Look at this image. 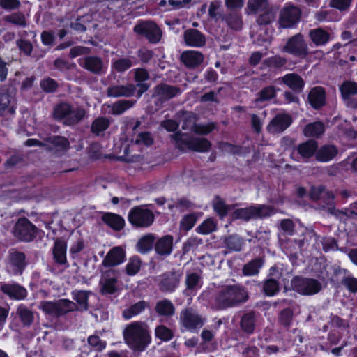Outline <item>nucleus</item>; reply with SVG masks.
<instances>
[{"instance_id": "26", "label": "nucleus", "mask_w": 357, "mask_h": 357, "mask_svg": "<svg viewBox=\"0 0 357 357\" xmlns=\"http://www.w3.org/2000/svg\"><path fill=\"white\" fill-rule=\"evenodd\" d=\"M308 100L314 108H319L325 103V91L323 88L317 86L311 89Z\"/></svg>"}, {"instance_id": "24", "label": "nucleus", "mask_w": 357, "mask_h": 357, "mask_svg": "<svg viewBox=\"0 0 357 357\" xmlns=\"http://www.w3.org/2000/svg\"><path fill=\"white\" fill-rule=\"evenodd\" d=\"M183 62L188 67H196L201 64L204 60L203 54L195 50L184 52L181 55Z\"/></svg>"}, {"instance_id": "18", "label": "nucleus", "mask_w": 357, "mask_h": 357, "mask_svg": "<svg viewBox=\"0 0 357 357\" xmlns=\"http://www.w3.org/2000/svg\"><path fill=\"white\" fill-rule=\"evenodd\" d=\"M185 43L191 47H199L205 44L206 40L204 35L196 29H188L183 35Z\"/></svg>"}, {"instance_id": "40", "label": "nucleus", "mask_w": 357, "mask_h": 357, "mask_svg": "<svg viewBox=\"0 0 357 357\" xmlns=\"http://www.w3.org/2000/svg\"><path fill=\"white\" fill-rule=\"evenodd\" d=\"M146 304L144 301H140L130 306L123 312V316L126 319H130L133 317L141 313L146 307Z\"/></svg>"}, {"instance_id": "29", "label": "nucleus", "mask_w": 357, "mask_h": 357, "mask_svg": "<svg viewBox=\"0 0 357 357\" xmlns=\"http://www.w3.org/2000/svg\"><path fill=\"white\" fill-rule=\"evenodd\" d=\"M180 281V275L172 273L165 275L161 282V288L165 291H173L178 286Z\"/></svg>"}, {"instance_id": "34", "label": "nucleus", "mask_w": 357, "mask_h": 357, "mask_svg": "<svg viewBox=\"0 0 357 357\" xmlns=\"http://www.w3.org/2000/svg\"><path fill=\"white\" fill-rule=\"evenodd\" d=\"M103 221L115 230H120L124 225V220L114 213H106L102 216Z\"/></svg>"}, {"instance_id": "63", "label": "nucleus", "mask_w": 357, "mask_h": 357, "mask_svg": "<svg viewBox=\"0 0 357 357\" xmlns=\"http://www.w3.org/2000/svg\"><path fill=\"white\" fill-rule=\"evenodd\" d=\"M352 0H331V6L338 10H344L351 5Z\"/></svg>"}, {"instance_id": "44", "label": "nucleus", "mask_w": 357, "mask_h": 357, "mask_svg": "<svg viewBox=\"0 0 357 357\" xmlns=\"http://www.w3.org/2000/svg\"><path fill=\"white\" fill-rule=\"evenodd\" d=\"M109 123V121L107 118L98 117L92 123L91 131L96 135H99L107 129Z\"/></svg>"}, {"instance_id": "28", "label": "nucleus", "mask_w": 357, "mask_h": 357, "mask_svg": "<svg viewBox=\"0 0 357 357\" xmlns=\"http://www.w3.org/2000/svg\"><path fill=\"white\" fill-rule=\"evenodd\" d=\"M317 149V143L314 140H308L298 145L297 153L303 158H309L312 156Z\"/></svg>"}, {"instance_id": "5", "label": "nucleus", "mask_w": 357, "mask_h": 357, "mask_svg": "<svg viewBox=\"0 0 357 357\" xmlns=\"http://www.w3.org/2000/svg\"><path fill=\"white\" fill-rule=\"evenodd\" d=\"M205 323V318L192 308L183 310L179 315V325L182 332H197Z\"/></svg>"}, {"instance_id": "9", "label": "nucleus", "mask_w": 357, "mask_h": 357, "mask_svg": "<svg viewBox=\"0 0 357 357\" xmlns=\"http://www.w3.org/2000/svg\"><path fill=\"white\" fill-rule=\"evenodd\" d=\"M301 16V9L291 4H286L280 10L279 25L282 28H294L298 23Z\"/></svg>"}, {"instance_id": "53", "label": "nucleus", "mask_w": 357, "mask_h": 357, "mask_svg": "<svg viewBox=\"0 0 357 357\" xmlns=\"http://www.w3.org/2000/svg\"><path fill=\"white\" fill-rule=\"evenodd\" d=\"M241 328L247 333H252L254 329V314H245L241 319Z\"/></svg>"}, {"instance_id": "60", "label": "nucleus", "mask_w": 357, "mask_h": 357, "mask_svg": "<svg viewBox=\"0 0 357 357\" xmlns=\"http://www.w3.org/2000/svg\"><path fill=\"white\" fill-rule=\"evenodd\" d=\"M196 222L195 217L193 215L185 216L181 222V227L183 229L188 231L192 228Z\"/></svg>"}, {"instance_id": "64", "label": "nucleus", "mask_w": 357, "mask_h": 357, "mask_svg": "<svg viewBox=\"0 0 357 357\" xmlns=\"http://www.w3.org/2000/svg\"><path fill=\"white\" fill-rule=\"evenodd\" d=\"M17 46L19 47L20 50L26 55L31 54L33 50L32 44L30 42L25 40H18Z\"/></svg>"}, {"instance_id": "32", "label": "nucleus", "mask_w": 357, "mask_h": 357, "mask_svg": "<svg viewBox=\"0 0 357 357\" xmlns=\"http://www.w3.org/2000/svg\"><path fill=\"white\" fill-rule=\"evenodd\" d=\"M66 243L61 239L55 241L53 255L55 260L59 264H64L66 261Z\"/></svg>"}, {"instance_id": "19", "label": "nucleus", "mask_w": 357, "mask_h": 357, "mask_svg": "<svg viewBox=\"0 0 357 357\" xmlns=\"http://www.w3.org/2000/svg\"><path fill=\"white\" fill-rule=\"evenodd\" d=\"M179 93V89L174 86L160 84L154 89L153 96L163 101L176 96Z\"/></svg>"}, {"instance_id": "58", "label": "nucleus", "mask_w": 357, "mask_h": 357, "mask_svg": "<svg viewBox=\"0 0 357 357\" xmlns=\"http://www.w3.org/2000/svg\"><path fill=\"white\" fill-rule=\"evenodd\" d=\"M89 344L97 351H102L106 347V342L102 341L97 335H91L88 337Z\"/></svg>"}, {"instance_id": "14", "label": "nucleus", "mask_w": 357, "mask_h": 357, "mask_svg": "<svg viewBox=\"0 0 357 357\" xmlns=\"http://www.w3.org/2000/svg\"><path fill=\"white\" fill-rule=\"evenodd\" d=\"M284 51L296 56H305L307 52V45L301 34H296L287 41L284 47Z\"/></svg>"}, {"instance_id": "13", "label": "nucleus", "mask_w": 357, "mask_h": 357, "mask_svg": "<svg viewBox=\"0 0 357 357\" xmlns=\"http://www.w3.org/2000/svg\"><path fill=\"white\" fill-rule=\"evenodd\" d=\"M134 31L141 35L145 36L150 42L155 43L161 37V31L158 26L153 22H142L136 25Z\"/></svg>"}, {"instance_id": "57", "label": "nucleus", "mask_w": 357, "mask_h": 357, "mask_svg": "<svg viewBox=\"0 0 357 357\" xmlns=\"http://www.w3.org/2000/svg\"><path fill=\"white\" fill-rule=\"evenodd\" d=\"M113 68L119 72L128 70L132 66V62L129 59H120L114 62Z\"/></svg>"}, {"instance_id": "35", "label": "nucleus", "mask_w": 357, "mask_h": 357, "mask_svg": "<svg viewBox=\"0 0 357 357\" xmlns=\"http://www.w3.org/2000/svg\"><path fill=\"white\" fill-rule=\"evenodd\" d=\"M310 37L316 45H324L330 39L329 34L321 29H317L310 31Z\"/></svg>"}, {"instance_id": "41", "label": "nucleus", "mask_w": 357, "mask_h": 357, "mask_svg": "<svg viewBox=\"0 0 357 357\" xmlns=\"http://www.w3.org/2000/svg\"><path fill=\"white\" fill-rule=\"evenodd\" d=\"M155 309L158 314L164 316H171L174 313V307L172 302L168 300L159 301Z\"/></svg>"}, {"instance_id": "11", "label": "nucleus", "mask_w": 357, "mask_h": 357, "mask_svg": "<svg viewBox=\"0 0 357 357\" xmlns=\"http://www.w3.org/2000/svg\"><path fill=\"white\" fill-rule=\"evenodd\" d=\"M293 289L303 295H312L318 293L321 284L312 278H294L291 281Z\"/></svg>"}, {"instance_id": "22", "label": "nucleus", "mask_w": 357, "mask_h": 357, "mask_svg": "<svg viewBox=\"0 0 357 357\" xmlns=\"http://www.w3.org/2000/svg\"><path fill=\"white\" fill-rule=\"evenodd\" d=\"M103 294H114L116 290V278L113 271L107 272L100 281Z\"/></svg>"}, {"instance_id": "46", "label": "nucleus", "mask_w": 357, "mask_h": 357, "mask_svg": "<svg viewBox=\"0 0 357 357\" xmlns=\"http://www.w3.org/2000/svg\"><path fill=\"white\" fill-rule=\"evenodd\" d=\"M213 208L215 212L221 217L226 215L234 209V206L226 205L222 200L218 198L215 200Z\"/></svg>"}, {"instance_id": "15", "label": "nucleus", "mask_w": 357, "mask_h": 357, "mask_svg": "<svg viewBox=\"0 0 357 357\" xmlns=\"http://www.w3.org/2000/svg\"><path fill=\"white\" fill-rule=\"evenodd\" d=\"M291 123V119L288 114H278L269 123L267 128L271 133H278L286 130Z\"/></svg>"}, {"instance_id": "62", "label": "nucleus", "mask_w": 357, "mask_h": 357, "mask_svg": "<svg viewBox=\"0 0 357 357\" xmlns=\"http://www.w3.org/2000/svg\"><path fill=\"white\" fill-rule=\"evenodd\" d=\"M0 6L6 10H14L20 6L19 0H0Z\"/></svg>"}, {"instance_id": "49", "label": "nucleus", "mask_w": 357, "mask_h": 357, "mask_svg": "<svg viewBox=\"0 0 357 357\" xmlns=\"http://www.w3.org/2000/svg\"><path fill=\"white\" fill-rule=\"evenodd\" d=\"M153 236L152 235H147L142 237L137 243L138 251L142 253H145L150 250L153 244Z\"/></svg>"}, {"instance_id": "21", "label": "nucleus", "mask_w": 357, "mask_h": 357, "mask_svg": "<svg viewBox=\"0 0 357 357\" xmlns=\"http://www.w3.org/2000/svg\"><path fill=\"white\" fill-rule=\"evenodd\" d=\"M124 259L123 250L120 247H115L107 253L103 263L105 266H116L122 263Z\"/></svg>"}, {"instance_id": "1", "label": "nucleus", "mask_w": 357, "mask_h": 357, "mask_svg": "<svg viewBox=\"0 0 357 357\" xmlns=\"http://www.w3.org/2000/svg\"><path fill=\"white\" fill-rule=\"evenodd\" d=\"M126 344L132 349L143 350L149 343V337L144 324L134 322L129 325L124 331Z\"/></svg>"}, {"instance_id": "20", "label": "nucleus", "mask_w": 357, "mask_h": 357, "mask_svg": "<svg viewBox=\"0 0 357 357\" xmlns=\"http://www.w3.org/2000/svg\"><path fill=\"white\" fill-rule=\"evenodd\" d=\"M25 266V255L22 252L11 251L8 268L15 273H20Z\"/></svg>"}, {"instance_id": "56", "label": "nucleus", "mask_w": 357, "mask_h": 357, "mask_svg": "<svg viewBox=\"0 0 357 357\" xmlns=\"http://www.w3.org/2000/svg\"><path fill=\"white\" fill-rule=\"evenodd\" d=\"M264 290L268 296H273L279 290L278 284L273 279L267 280L264 283Z\"/></svg>"}, {"instance_id": "27", "label": "nucleus", "mask_w": 357, "mask_h": 357, "mask_svg": "<svg viewBox=\"0 0 357 357\" xmlns=\"http://www.w3.org/2000/svg\"><path fill=\"white\" fill-rule=\"evenodd\" d=\"M135 91V86L133 84H128L126 86H113L108 89L107 93L109 96L119 97L126 96L129 97L133 95Z\"/></svg>"}, {"instance_id": "8", "label": "nucleus", "mask_w": 357, "mask_h": 357, "mask_svg": "<svg viewBox=\"0 0 357 357\" xmlns=\"http://www.w3.org/2000/svg\"><path fill=\"white\" fill-rule=\"evenodd\" d=\"M182 130L193 131L199 135H207L213 131L215 126L213 123L206 124H197L196 116L192 112H185L182 115Z\"/></svg>"}, {"instance_id": "31", "label": "nucleus", "mask_w": 357, "mask_h": 357, "mask_svg": "<svg viewBox=\"0 0 357 357\" xmlns=\"http://www.w3.org/2000/svg\"><path fill=\"white\" fill-rule=\"evenodd\" d=\"M16 313L23 326H29L32 324L34 319V314L26 305L23 304L20 305L17 307Z\"/></svg>"}, {"instance_id": "37", "label": "nucleus", "mask_w": 357, "mask_h": 357, "mask_svg": "<svg viewBox=\"0 0 357 357\" xmlns=\"http://www.w3.org/2000/svg\"><path fill=\"white\" fill-rule=\"evenodd\" d=\"M135 102L132 100H119L111 106V113L114 115H119L127 109L131 108Z\"/></svg>"}, {"instance_id": "3", "label": "nucleus", "mask_w": 357, "mask_h": 357, "mask_svg": "<svg viewBox=\"0 0 357 357\" xmlns=\"http://www.w3.org/2000/svg\"><path fill=\"white\" fill-rule=\"evenodd\" d=\"M85 115L86 111L84 108L67 103L57 105L54 110V117L69 126L77 123L84 118Z\"/></svg>"}, {"instance_id": "17", "label": "nucleus", "mask_w": 357, "mask_h": 357, "mask_svg": "<svg viewBox=\"0 0 357 357\" xmlns=\"http://www.w3.org/2000/svg\"><path fill=\"white\" fill-rule=\"evenodd\" d=\"M80 66L93 73H101L104 70V64L101 59L96 56H87L79 60Z\"/></svg>"}, {"instance_id": "4", "label": "nucleus", "mask_w": 357, "mask_h": 357, "mask_svg": "<svg viewBox=\"0 0 357 357\" xmlns=\"http://www.w3.org/2000/svg\"><path fill=\"white\" fill-rule=\"evenodd\" d=\"M247 299L245 291L238 285L223 287L220 291L216 301L221 307L233 306Z\"/></svg>"}, {"instance_id": "23", "label": "nucleus", "mask_w": 357, "mask_h": 357, "mask_svg": "<svg viewBox=\"0 0 357 357\" xmlns=\"http://www.w3.org/2000/svg\"><path fill=\"white\" fill-rule=\"evenodd\" d=\"M45 146L56 153L66 151L69 146L68 140L61 136H54L47 139Z\"/></svg>"}, {"instance_id": "50", "label": "nucleus", "mask_w": 357, "mask_h": 357, "mask_svg": "<svg viewBox=\"0 0 357 357\" xmlns=\"http://www.w3.org/2000/svg\"><path fill=\"white\" fill-rule=\"evenodd\" d=\"M5 20L21 27H24L26 25L24 15L20 13H15L6 16Z\"/></svg>"}, {"instance_id": "16", "label": "nucleus", "mask_w": 357, "mask_h": 357, "mask_svg": "<svg viewBox=\"0 0 357 357\" xmlns=\"http://www.w3.org/2000/svg\"><path fill=\"white\" fill-rule=\"evenodd\" d=\"M277 82L278 84H284L291 90L296 92H301L305 84L303 79L295 73H288L282 78L278 79Z\"/></svg>"}, {"instance_id": "38", "label": "nucleus", "mask_w": 357, "mask_h": 357, "mask_svg": "<svg viewBox=\"0 0 357 357\" xmlns=\"http://www.w3.org/2000/svg\"><path fill=\"white\" fill-rule=\"evenodd\" d=\"M186 290L192 292L197 291L202 287V281L199 276L196 273L187 275L185 278Z\"/></svg>"}, {"instance_id": "47", "label": "nucleus", "mask_w": 357, "mask_h": 357, "mask_svg": "<svg viewBox=\"0 0 357 357\" xmlns=\"http://www.w3.org/2000/svg\"><path fill=\"white\" fill-rule=\"evenodd\" d=\"M216 229V224L211 218H208L196 228V231L201 234H208Z\"/></svg>"}, {"instance_id": "59", "label": "nucleus", "mask_w": 357, "mask_h": 357, "mask_svg": "<svg viewBox=\"0 0 357 357\" xmlns=\"http://www.w3.org/2000/svg\"><path fill=\"white\" fill-rule=\"evenodd\" d=\"M191 0H168L169 7L167 10H176L188 7Z\"/></svg>"}, {"instance_id": "7", "label": "nucleus", "mask_w": 357, "mask_h": 357, "mask_svg": "<svg viewBox=\"0 0 357 357\" xmlns=\"http://www.w3.org/2000/svg\"><path fill=\"white\" fill-rule=\"evenodd\" d=\"M273 213L272 208L266 205H256L243 208H237L232 212L233 219L248 221L254 218H261Z\"/></svg>"}, {"instance_id": "52", "label": "nucleus", "mask_w": 357, "mask_h": 357, "mask_svg": "<svg viewBox=\"0 0 357 357\" xmlns=\"http://www.w3.org/2000/svg\"><path fill=\"white\" fill-rule=\"evenodd\" d=\"M225 243L229 249L238 251L241 249L243 241L237 236H230L226 238Z\"/></svg>"}, {"instance_id": "2", "label": "nucleus", "mask_w": 357, "mask_h": 357, "mask_svg": "<svg viewBox=\"0 0 357 357\" xmlns=\"http://www.w3.org/2000/svg\"><path fill=\"white\" fill-rule=\"evenodd\" d=\"M177 146L182 149H190L198 152L208 151L211 147V143L206 139L192 137L188 133L178 132L172 135Z\"/></svg>"}, {"instance_id": "54", "label": "nucleus", "mask_w": 357, "mask_h": 357, "mask_svg": "<svg viewBox=\"0 0 357 357\" xmlns=\"http://www.w3.org/2000/svg\"><path fill=\"white\" fill-rule=\"evenodd\" d=\"M155 335L157 337L164 341H168L172 337V332L165 326H159L155 328Z\"/></svg>"}, {"instance_id": "39", "label": "nucleus", "mask_w": 357, "mask_h": 357, "mask_svg": "<svg viewBox=\"0 0 357 357\" xmlns=\"http://www.w3.org/2000/svg\"><path fill=\"white\" fill-rule=\"evenodd\" d=\"M153 143V139L148 132H142L139 134L135 142L131 144L132 150L141 149L142 146H149Z\"/></svg>"}, {"instance_id": "61", "label": "nucleus", "mask_w": 357, "mask_h": 357, "mask_svg": "<svg viewBox=\"0 0 357 357\" xmlns=\"http://www.w3.org/2000/svg\"><path fill=\"white\" fill-rule=\"evenodd\" d=\"M40 86L47 92H52L56 89L57 84L54 80L47 78L41 81Z\"/></svg>"}, {"instance_id": "12", "label": "nucleus", "mask_w": 357, "mask_h": 357, "mask_svg": "<svg viewBox=\"0 0 357 357\" xmlns=\"http://www.w3.org/2000/svg\"><path fill=\"white\" fill-rule=\"evenodd\" d=\"M36 234V227L26 218H20L15 225L14 235L22 241H31Z\"/></svg>"}, {"instance_id": "42", "label": "nucleus", "mask_w": 357, "mask_h": 357, "mask_svg": "<svg viewBox=\"0 0 357 357\" xmlns=\"http://www.w3.org/2000/svg\"><path fill=\"white\" fill-rule=\"evenodd\" d=\"M248 8L250 13L265 12L268 9V3L266 0H249Z\"/></svg>"}, {"instance_id": "48", "label": "nucleus", "mask_w": 357, "mask_h": 357, "mask_svg": "<svg viewBox=\"0 0 357 357\" xmlns=\"http://www.w3.org/2000/svg\"><path fill=\"white\" fill-rule=\"evenodd\" d=\"M90 294L89 291H76L73 293V298L80 305V307L86 310L88 307V298Z\"/></svg>"}, {"instance_id": "36", "label": "nucleus", "mask_w": 357, "mask_h": 357, "mask_svg": "<svg viewBox=\"0 0 357 357\" xmlns=\"http://www.w3.org/2000/svg\"><path fill=\"white\" fill-rule=\"evenodd\" d=\"M324 132V126L320 121L307 124L303 129V133L306 137H318Z\"/></svg>"}, {"instance_id": "55", "label": "nucleus", "mask_w": 357, "mask_h": 357, "mask_svg": "<svg viewBox=\"0 0 357 357\" xmlns=\"http://www.w3.org/2000/svg\"><path fill=\"white\" fill-rule=\"evenodd\" d=\"M275 96V91L274 87L268 86L262 89L259 93V98L257 101H266L272 99Z\"/></svg>"}, {"instance_id": "25", "label": "nucleus", "mask_w": 357, "mask_h": 357, "mask_svg": "<svg viewBox=\"0 0 357 357\" xmlns=\"http://www.w3.org/2000/svg\"><path fill=\"white\" fill-rule=\"evenodd\" d=\"M1 290L10 298L16 300H21L26 296V290L17 284H2Z\"/></svg>"}, {"instance_id": "51", "label": "nucleus", "mask_w": 357, "mask_h": 357, "mask_svg": "<svg viewBox=\"0 0 357 357\" xmlns=\"http://www.w3.org/2000/svg\"><path fill=\"white\" fill-rule=\"evenodd\" d=\"M141 261L137 257H131L126 265V272L130 275H135L140 269Z\"/></svg>"}, {"instance_id": "33", "label": "nucleus", "mask_w": 357, "mask_h": 357, "mask_svg": "<svg viewBox=\"0 0 357 357\" xmlns=\"http://www.w3.org/2000/svg\"><path fill=\"white\" fill-rule=\"evenodd\" d=\"M173 238L165 236L160 238L155 245V250L160 255H169L172 250Z\"/></svg>"}, {"instance_id": "30", "label": "nucleus", "mask_w": 357, "mask_h": 357, "mask_svg": "<svg viewBox=\"0 0 357 357\" xmlns=\"http://www.w3.org/2000/svg\"><path fill=\"white\" fill-rule=\"evenodd\" d=\"M337 153V150L333 145H325L316 153V158L321 162H328L332 160Z\"/></svg>"}, {"instance_id": "43", "label": "nucleus", "mask_w": 357, "mask_h": 357, "mask_svg": "<svg viewBox=\"0 0 357 357\" xmlns=\"http://www.w3.org/2000/svg\"><path fill=\"white\" fill-rule=\"evenodd\" d=\"M340 90L343 98H347L351 96L357 94V83L345 81L341 84Z\"/></svg>"}, {"instance_id": "10", "label": "nucleus", "mask_w": 357, "mask_h": 357, "mask_svg": "<svg viewBox=\"0 0 357 357\" xmlns=\"http://www.w3.org/2000/svg\"><path fill=\"white\" fill-rule=\"evenodd\" d=\"M128 220L134 226L146 227L153 222L154 215L150 210L144 206H139L130 211Z\"/></svg>"}, {"instance_id": "6", "label": "nucleus", "mask_w": 357, "mask_h": 357, "mask_svg": "<svg viewBox=\"0 0 357 357\" xmlns=\"http://www.w3.org/2000/svg\"><path fill=\"white\" fill-rule=\"evenodd\" d=\"M75 307V304L68 299H60L56 301H41L38 306L39 310L50 317H59L74 310Z\"/></svg>"}, {"instance_id": "45", "label": "nucleus", "mask_w": 357, "mask_h": 357, "mask_svg": "<svg viewBox=\"0 0 357 357\" xmlns=\"http://www.w3.org/2000/svg\"><path fill=\"white\" fill-rule=\"evenodd\" d=\"M261 266V260L255 259L249 262L248 264H245L243 267V271L245 275H255L259 273V270Z\"/></svg>"}]
</instances>
